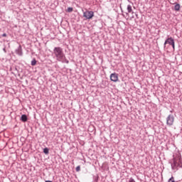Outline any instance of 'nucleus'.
Masks as SVG:
<instances>
[{"label": "nucleus", "mask_w": 182, "mask_h": 182, "mask_svg": "<svg viewBox=\"0 0 182 182\" xmlns=\"http://www.w3.org/2000/svg\"><path fill=\"white\" fill-rule=\"evenodd\" d=\"M53 55L58 62L62 63H69V60L66 59V55L63 53V48L60 47H55L53 51Z\"/></svg>", "instance_id": "f257e3e1"}, {"label": "nucleus", "mask_w": 182, "mask_h": 182, "mask_svg": "<svg viewBox=\"0 0 182 182\" xmlns=\"http://www.w3.org/2000/svg\"><path fill=\"white\" fill-rule=\"evenodd\" d=\"M95 16V12L92 11H86L83 13V17L86 19H92Z\"/></svg>", "instance_id": "7ed1b4c3"}, {"label": "nucleus", "mask_w": 182, "mask_h": 182, "mask_svg": "<svg viewBox=\"0 0 182 182\" xmlns=\"http://www.w3.org/2000/svg\"><path fill=\"white\" fill-rule=\"evenodd\" d=\"M174 4H175L174 11H176V12H178L180 11V8H181V6H180V4L174 3Z\"/></svg>", "instance_id": "1a4fd4ad"}, {"label": "nucleus", "mask_w": 182, "mask_h": 182, "mask_svg": "<svg viewBox=\"0 0 182 182\" xmlns=\"http://www.w3.org/2000/svg\"><path fill=\"white\" fill-rule=\"evenodd\" d=\"M166 124L167 126H173L174 124V115L171 114L166 117Z\"/></svg>", "instance_id": "20e7f679"}, {"label": "nucleus", "mask_w": 182, "mask_h": 182, "mask_svg": "<svg viewBox=\"0 0 182 182\" xmlns=\"http://www.w3.org/2000/svg\"><path fill=\"white\" fill-rule=\"evenodd\" d=\"M94 182H98L99 181V176H95L93 177Z\"/></svg>", "instance_id": "4468645a"}, {"label": "nucleus", "mask_w": 182, "mask_h": 182, "mask_svg": "<svg viewBox=\"0 0 182 182\" xmlns=\"http://www.w3.org/2000/svg\"><path fill=\"white\" fill-rule=\"evenodd\" d=\"M3 50H4V52L5 53H6V48H3Z\"/></svg>", "instance_id": "6ab92c4d"}, {"label": "nucleus", "mask_w": 182, "mask_h": 182, "mask_svg": "<svg viewBox=\"0 0 182 182\" xmlns=\"http://www.w3.org/2000/svg\"><path fill=\"white\" fill-rule=\"evenodd\" d=\"M16 53L19 56H22L23 53H22V46H19L16 49Z\"/></svg>", "instance_id": "0eeeda50"}, {"label": "nucleus", "mask_w": 182, "mask_h": 182, "mask_svg": "<svg viewBox=\"0 0 182 182\" xmlns=\"http://www.w3.org/2000/svg\"><path fill=\"white\" fill-rule=\"evenodd\" d=\"M127 14V15H129V13H126Z\"/></svg>", "instance_id": "412c9836"}, {"label": "nucleus", "mask_w": 182, "mask_h": 182, "mask_svg": "<svg viewBox=\"0 0 182 182\" xmlns=\"http://www.w3.org/2000/svg\"><path fill=\"white\" fill-rule=\"evenodd\" d=\"M121 11H122V12H123V9H122V8H121Z\"/></svg>", "instance_id": "aec40b11"}, {"label": "nucleus", "mask_w": 182, "mask_h": 182, "mask_svg": "<svg viewBox=\"0 0 182 182\" xmlns=\"http://www.w3.org/2000/svg\"><path fill=\"white\" fill-rule=\"evenodd\" d=\"M20 120L23 122V123H26V122H28V116L26 114H22Z\"/></svg>", "instance_id": "6e6552de"}, {"label": "nucleus", "mask_w": 182, "mask_h": 182, "mask_svg": "<svg viewBox=\"0 0 182 182\" xmlns=\"http://www.w3.org/2000/svg\"><path fill=\"white\" fill-rule=\"evenodd\" d=\"M110 80L112 82H117L119 80V75L116 73H112L110 75Z\"/></svg>", "instance_id": "423d86ee"}, {"label": "nucleus", "mask_w": 182, "mask_h": 182, "mask_svg": "<svg viewBox=\"0 0 182 182\" xmlns=\"http://www.w3.org/2000/svg\"><path fill=\"white\" fill-rule=\"evenodd\" d=\"M67 12H73V9L72 7H68L67 9Z\"/></svg>", "instance_id": "dca6fc26"}, {"label": "nucleus", "mask_w": 182, "mask_h": 182, "mask_svg": "<svg viewBox=\"0 0 182 182\" xmlns=\"http://www.w3.org/2000/svg\"><path fill=\"white\" fill-rule=\"evenodd\" d=\"M167 43L168 45H170L171 46H172L173 49H174V48H176V45H175V43H174V39L171 37L170 38H168L165 42H164V48H166V45H167Z\"/></svg>", "instance_id": "f03ea898"}, {"label": "nucleus", "mask_w": 182, "mask_h": 182, "mask_svg": "<svg viewBox=\"0 0 182 182\" xmlns=\"http://www.w3.org/2000/svg\"><path fill=\"white\" fill-rule=\"evenodd\" d=\"M178 162V159L173 157L172 161H171V166L172 170H176V168H177Z\"/></svg>", "instance_id": "39448f33"}, {"label": "nucleus", "mask_w": 182, "mask_h": 182, "mask_svg": "<svg viewBox=\"0 0 182 182\" xmlns=\"http://www.w3.org/2000/svg\"><path fill=\"white\" fill-rule=\"evenodd\" d=\"M127 11L128 14H132V12L133 11V9H132V6L130 4L127 6Z\"/></svg>", "instance_id": "9d476101"}, {"label": "nucleus", "mask_w": 182, "mask_h": 182, "mask_svg": "<svg viewBox=\"0 0 182 182\" xmlns=\"http://www.w3.org/2000/svg\"><path fill=\"white\" fill-rule=\"evenodd\" d=\"M178 167H180V168L182 167L181 160H180V159L178 160V163H177V165H176V168H177Z\"/></svg>", "instance_id": "f8f14e48"}, {"label": "nucleus", "mask_w": 182, "mask_h": 182, "mask_svg": "<svg viewBox=\"0 0 182 182\" xmlns=\"http://www.w3.org/2000/svg\"><path fill=\"white\" fill-rule=\"evenodd\" d=\"M75 170H76L77 172L80 171V166H77L76 167Z\"/></svg>", "instance_id": "f3484780"}, {"label": "nucleus", "mask_w": 182, "mask_h": 182, "mask_svg": "<svg viewBox=\"0 0 182 182\" xmlns=\"http://www.w3.org/2000/svg\"><path fill=\"white\" fill-rule=\"evenodd\" d=\"M1 36L3 37V38H6V33H3L2 35H1Z\"/></svg>", "instance_id": "a211bd4d"}, {"label": "nucleus", "mask_w": 182, "mask_h": 182, "mask_svg": "<svg viewBox=\"0 0 182 182\" xmlns=\"http://www.w3.org/2000/svg\"><path fill=\"white\" fill-rule=\"evenodd\" d=\"M37 63L36 59L33 58V60L31 61V66H36Z\"/></svg>", "instance_id": "ddd939ff"}, {"label": "nucleus", "mask_w": 182, "mask_h": 182, "mask_svg": "<svg viewBox=\"0 0 182 182\" xmlns=\"http://www.w3.org/2000/svg\"><path fill=\"white\" fill-rule=\"evenodd\" d=\"M43 153H44V154H49V148H48V147L44 148Z\"/></svg>", "instance_id": "9b49d317"}, {"label": "nucleus", "mask_w": 182, "mask_h": 182, "mask_svg": "<svg viewBox=\"0 0 182 182\" xmlns=\"http://www.w3.org/2000/svg\"><path fill=\"white\" fill-rule=\"evenodd\" d=\"M168 182H176V181H174V176H171V177L168 179Z\"/></svg>", "instance_id": "2eb2a0df"}]
</instances>
